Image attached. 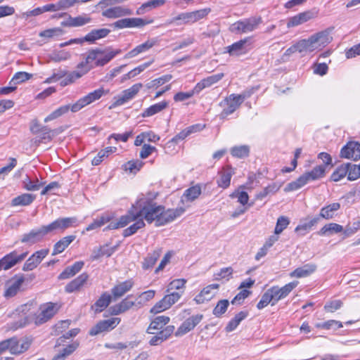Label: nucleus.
<instances>
[{
  "instance_id": "bf43d9fd",
  "label": "nucleus",
  "mask_w": 360,
  "mask_h": 360,
  "mask_svg": "<svg viewBox=\"0 0 360 360\" xmlns=\"http://www.w3.org/2000/svg\"><path fill=\"white\" fill-rule=\"evenodd\" d=\"M229 305V302L228 300H219L213 309V314L217 317L221 316L226 311Z\"/></svg>"
},
{
  "instance_id": "4d7b16f0",
  "label": "nucleus",
  "mask_w": 360,
  "mask_h": 360,
  "mask_svg": "<svg viewBox=\"0 0 360 360\" xmlns=\"http://www.w3.org/2000/svg\"><path fill=\"white\" fill-rule=\"evenodd\" d=\"M112 254V250L111 249L100 246L98 248H95L93 250L92 254L91 255V259L93 261L96 260L104 255L110 257Z\"/></svg>"
},
{
  "instance_id": "603ef678",
  "label": "nucleus",
  "mask_w": 360,
  "mask_h": 360,
  "mask_svg": "<svg viewBox=\"0 0 360 360\" xmlns=\"http://www.w3.org/2000/svg\"><path fill=\"white\" fill-rule=\"evenodd\" d=\"M298 50V53H303L312 52L315 51L310 37L308 39H301L295 43Z\"/></svg>"
},
{
  "instance_id": "6ab92c4d",
  "label": "nucleus",
  "mask_w": 360,
  "mask_h": 360,
  "mask_svg": "<svg viewBox=\"0 0 360 360\" xmlns=\"http://www.w3.org/2000/svg\"><path fill=\"white\" fill-rule=\"evenodd\" d=\"M202 314L193 315L186 319L175 332L176 336H181L192 330L202 319Z\"/></svg>"
},
{
  "instance_id": "c756f323",
  "label": "nucleus",
  "mask_w": 360,
  "mask_h": 360,
  "mask_svg": "<svg viewBox=\"0 0 360 360\" xmlns=\"http://www.w3.org/2000/svg\"><path fill=\"white\" fill-rule=\"evenodd\" d=\"M170 319L167 316H156L150 323L147 328L148 333H154V330H164L166 325L169 322Z\"/></svg>"
},
{
  "instance_id": "1a4fd4ad",
  "label": "nucleus",
  "mask_w": 360,
  "mask_h": 360,
  "mask_svg": "<svg viewBox=\"0 0 360 360\" xmlns=\"http://www.w3.org/2000/svg\"><path fill=\"white\" fill-rule=\"evenodd\" d=\"M132 295H128L126 298L123 299L120 302L110 307V313L112 315H119L123 314L134 307L141 308L142 307V302L138 301L136 302L131 300Z\"/></svg>"
},
{
  "instance_id": "72a5a7b5",
  "label": "nucleus",
  "mask_w": 360,
  "mask_h": 360,
  "mask_svg": "<svg viewBox=\"0 0 360 360\" xmlns=\"http://www.w3.org/2000/svg\"><path fill=\"white\" fill-rule=\"evenodd\" d=\"M74 235L67 236L58 240L53 246L52 255H56L63 252L70 244L75 239Z\"/></svg>"
},
{
  "instance_id": "ea45409f",
  "label": "nucleus",
  "mask_w": 360,
  "mask_h": 360,
  "mask_svg": "<svg viewBox=\"0 0 360 360\" xmlns=\"http://www.w3.org/2000/svg\"><path fill=\"white\" fill-rule=\"evenodd\" d=\"M9 345H8V350L13 354H19L28 349V345L27 343H20V342L15 338L8 339Z\"/></svg>"
},
{
  "instance_id": "f03ea898",
  "label": "nucleus",
  "mask_w": 360,
  "mask_h": 360,
  "mask_svg": "<svg viewBox=\"0 0 360 360\" xmlns=\"http://www.w3.org/2000/svg\"><path fill=\"white\" fill-rule=\"evenodd\" d=\"M59 306L57 303L47 302L40 305L37 312L31 311L19 321V327L30 324L40 326L51 319L58 312Z\"/></svg>"
},
{
  "instance_id": "f257e3e1",
  "label": "nucleus",
  "mask_w": 360,
  "mask_h": 360,
  "mask_svg": "<svg viewBox=\"0 0 360 360\" xmlns=\"http://www.w3.org/2000/svg\"><path fill=\"white\" fill-rule=\"evenodd\" d=\"M158 195V193L154 191L141 194L127 214L110 221L105 230L123 228L139 217L144 219L148 224L155 221L156 224L158 218L162 213L160 211L163 209L162 205L155 202Z\"/></svg>"
},
{
  "instance_id": "338daca9",
  "label": "nucleus",
  "mask_w": 360,
  "mask_h": 360,
  "mask_svg": "<svg viewBox=\"0 0 360 360\" xmlns=\"http://www.w3.org/2000/svg\"><path fill=\"white\" fill-rule=\"evenodd\" d=\"M151 64V62L143 63L132 70L129 71L127 74H125L123 76L122 80L131 79L137 75L140 74L141 72H143L146 68H148Z\"/></svg>"
},
{
  "instance_id": "b1692460",
  "label": "nucleus",
  "mask_w": 360,
  "mask_h": 360,
  "mask_svg": "<svg viewBox=\"0 0 360 360\" xmlns=\"http://www.w3.org/2000/svg\"><path fill=\"white\" fill-rule=\"evenodd\" d=\"M24 281L25 278L22 275L15 276L10 283L7 284V288L4 293V297L8 298L15 296Z\"/></svg>"
},
{
  "instance_id": "dca6fc26",
  "label": "nucleus",
  "mask_w": 360,
  "mask_h": 360,
  "mask_svg": "<svg viewBox=\"0 0 360 360\" xmlns=\"http://www.w3.org/2000/svg\"><path fill=\"white\" fill-rule=\"evenodd\" d=\"M49 234L46 226L31 230L29 233H25L21 242L29 245H33L43 240L46 235Z\"/></svg>"
},
{
  "instance_id": "c85d7f7f",
  "label": "nucleus",
  "mask_w": 360,
  "mask_h": 360,
  "mask_svg": "<svg viewBox=\"0 0 360 360\" xmlns=\"http://www.w3.org/2000/svg\"><path fill=\"white\" fill-rule=\"evenodd\" d=\"M224 77V73H219V74L209 76V77L202 79L200 82H199L195 86V91H198L200 93L205 88L209 87V86L217 83Z\"/></svg>"
},
{
  "instance_id": "4c0bfd02",
  "label": "nucleus",
  "mask_w": 360,
  "mask_h": 360,
  "mask_svg": "<svg viewBox=\"0 0 360 360\" xmlns=\"http://www.w3.org/2000/svg\"><path fill=\"white\" fill-rule=\"evenodd\" d=\"M112 297L108 292L103 293L91 307L96 313L103 311L110 303Z\"/></svg>"
},
{
  "instance_id": "13d9d810",
  "label": "nucleus",
  "mask_w": 360,
  "mask_h": 360,
  "mask_svg": "<svg viewBox=\"0 0 360 360\" xmlns=\"http://www.w3.org/2000/svg\"><path fill=\"white\" fill-rule=\"evenodd\" d=\"M91 70V68L89 66V65L86 63V62L84 60H82L77 65V70L75 71H72L73 76L77 79H79L82 76L86 75Z\"/></svg>"
},
{
  "instance_id": "cd10ccee",
  "label": "nucleus",
  "mask_w": 360,
  "mask_h": 360,
  "mask_svg": "<svg viewBox=\"0 0 360 360\" xmlns=\"http://www.w3.org/2000/svg\"><path fill=\"white\" fill-rule=\"evenodd\" d=\"M131 14V12L130 9L122 6L110 7L102 12V15L108 18H117Z\"/></svg>"
},
{
  "instance_id": "6e6d98bb",
  "label": "nucleus",
  "mask_w": 360,
  "mask_h": 360,
  "mask_svg": "<svg viewBox=\"0 0 360 360\" xmlns=\"http://www.w3.org/2000/svg\"><path fill=\"white\" fill-rule=\"evenodd\" d=\"M164 3L165 1H147L137 9L136 13L138 15H143L153 8L162 6Z\"/></svg>"
},
{
  "instance_id": "a878e982",
  "label": "nucleus",
  "mask_w": 360,
  "mask_h": 360,
  "mask_svg": "<svg viewBox=\"0 0 360 360\" xmlns=\"http://www.w3.org/2000/svg\"><path fill=\"white\" fill-rule=\"evenodd\" d=\"M88 278V274L86 273H82L65 285V292L72 293L75 291L79 290L86 283Z\"/></svg>"
},
{
  "instance_id": "9b49d317",
  "label": "nucleus",
  "mask_w": 360,
  "mask_h": 360,
  "mask_svg": "<svg viewBox=\"0 0 360 360\" xmlns=\"http://www.w3.org/2000/svg\"><path fill=\"white\" fill-rule=\"evenodd\" d=\"M27 255V252L18 254L16 250H14L9 254L6 255L0 259V271L8 270L15 264L23 261Z\"/></svg>"
},
{
  "instance_id": "a18cd8bd",
  "label": "nucleus",
  "mask_w": 360,
  "mask_h": 360,
  "mask_svg": "<svg viewBox=\"0 0 360 360\" xmlns=\"http://www.w3.org/2000/svg\"><path fill=\"white\" fill-rule=\"evenodd\" d=\"M135 222L128 228L124 229L122 236L124 238L129 237L136 233L139 229L145 226V222L141 217L134 221Z\"/></svg>"
},
{
  "instance_id": "0eeeda50",
  "label": "nucleus",
  "mask_w": 360,
  "mask_h": 360,
  "mask_svg": "<svg viewBox=\"0 0 360 360\" xmlns=\"http://www.w3.org/2000/svg\"><path fill=\"white\" fill-rule=\"evenodd\" d=\"M76 217L58 218L48 225H45L49 233L53 232H63L67 229L77 226Z\"/></svg>"
},
{
  "instance_id": "a19ab883",
  "label": "nucleus",
  "mask_w": 360,
  "mask_h": 360,
  "mask_svg": "<svg viewBox=\"0 0 360 360\" xmlns=\"http://www.w3.org/2000/svg\"><path fill=\"white\" fill-rule=\"evenodd\" d=\"M44 184V183L39 181L37 177L32 179L28 175L22 181L23 188L30 191H38Z\"/></svg>"
},
{
  "instance_id": "e433bc0d",
  "label": "nucleus",
  "mask_w": 360,
  "mask_h": 360,
  "mask_svg": "<svg viewBox=\"0 0 360 360\" xmlns=\"http://www.w3.org/2000/svg\"><path fill=\"white\" fill-rule=\"evenodd\" d=\"M313 17L314 14L311 12L307 11L301 13L290 18L287 25L288 27L297 26L307 22V20L311 19Z\"/></svg>"
},
{
  "instance_id": "49530a36",
  "label": "nucleus",
  "mask_w": 360,
  "mask_h": 360,
  "mask_svg": "<svg viewBox=\"0 0 360 360\" xmlns=\"http://www.w3.org/2000/svg\"><path fill=\"white\" fill-rule=\"evenodd\" d=\"M104 53V51L100 49H92L89 51L86 56H84V60L89 65L92 69L96 66V62H97L98 56H101Z\"/></svg>"
},
{
  "instance_id": "6e6552de",
  "label": "nucleus",
  "mask_w": 360,
  "mask_h": 360,
  "mask_svg": "<svg viewBox=\"0 0 360 360\" xmlns=\"http://www.w3.org/2000/svg\"><path fill=\"white\" fill-rule=\"evenodd\" d=\"M181 295L182 293L177 292L166 295L150 309V312L153 314H158L168 309L180 299Z\"/></svg>"
},
{
  "instance_id": "20e7f679",
  "label": "nucleus",
  "mask_w": 360,
  "mask_h": 360,
  "mask_svg": "<svg viewBox=\"0 0 360 360\" xmlns=\"http://www.w3.org/2000/svg\"><path fill=\"white\" fill-rule=\"evenodd\" d=\"M261 22V17H252L234 22L231 25L230 30L237 34L248 33L256 30Z\"/></svg>"
},
{
  "instance_id": "9d476101",
  "label": "nucleus",
  "mask_w": 360,
  "mask_h": 360,
  "mask_svg": "<svg viewBox=\"0 0 360 360\" xmlns=\"http://www.w3.org/2000/svg\"><path fill=\"white\" fill-rule=\"evenodd\" d=\"M120 318L117 317H112L109 319L100 321L90 329L89 334L91 336H94L103 332L112 330L120 323Z\"/></svg>"
},
{
  "instance_id": "5fc2aeb1",
  "label": "nucleus",
  "mask_w": 360,
  "mask_h": 360,
  "mask_svg": "<svg viewBox=\"0 0 360 360\" xmlns=\"http://www.w3.org/2000/svg\"><path fill=\"white\" fill-rule=\"evenodd\" d=\"M201 194V188L199 185L192 186L184 191L183 197L186 198L187 200L193 201L197 199Z\"/></svg>"
},
{
  "instance_id": "423d86ee",
  "label": "nucleus",
  "mask_w": 360,
  "mask_h": 360,
  "mask_svg": "<svg viewBox=\"0 0 360 360\" xmlns=\"http://www.w3.org/2000/svg\"><path fill=\"white\" fill-rule=\"evenodd\" d=\"M108 90L105 91L103 88H100L89 93L87 95L79 98L75 103L72 105L71 111L73 112L79 111L85 106L100 99L103 95L108 94Z\"/></svg>"
},
{
  "instance_id": "f8f14e48",
  "label": "nucleus",
  "mask_w": 360,
  "mask_h": 360,
  "mask_svg": "<svg viewBox=\"0 0 360 360\" xmlns=\"http://www.w3.org/2000/svg\"><path fill=\"white\" fill-rule=\"evenodd\" d=\"M242 103L236 96V94H232L229 96L220 103V105L223 106V110L220 113L221 119L226 118L229 115L233 113L238 109Z\"/></svg>"
},
{
  "instance_id": "09e8293b",
  "label": "nucleus",
  "mask_w": 360,
  "mask_h": 360,
  "mask_svg": "<svg viewBox=\"0 0 360 360\" xmlns=\"http://www.w3.org/2000/svg\"><path fill=\"white\" fill-rule=\"evenodd\" d=\"M231 177V169H224L220 172V177L217 181L218 186L224 189L227 188L230 186Z\"/></svg>"
},
{
  "instance_id": "680f3d73",
  "label": "nucleus",
  "mask_w": 360,
  "mask_h": 360,
  "mask_svg": "<svg viewBox=\"0 0 360 360\" xmlns=\"http://www.w3.org/2000/svg\"><path fill=\"white\" fill-rule=\"evenodd\" d=\"M290 224V220L288 217L285 216H281L278 218L276 227L274 229V233L276 235H279L283 232V231L287 228V226Z\"/></svg>"
},
{
  "instance_id": "f3484780",
  "label": "nucleus",
  "mask_w": 360,
  "mask_h": 360,
  "mask_svg": "<svg viewBox=\"0 0 360 360\" xmlns=\"http://www.w3.org/2000/svg\"><path fill=\"white\" fill-rule=\"evenodd\" d=\"M174 326L169 325L167 326L164 330H154V335L149 340V344L151 346H158L161 345L163 342L167 340L174 332Z\"/></svg>"
},
{
  "instance_id": "c03bdc74",
  "label": "nucleus",
  "mask_w": 360,
  "mask_h": 360,
  "mask_svg": "<svg viewBox=\"0 0 360 360\" xmlns=\"http://www.w3.org/2000/svg\"><path fill=\"white\" fill-rule=\"evenodd\" d=\"M36 195L31 193H23L12 200L13 206H26L30 205L35 199Z\"/></svg>"
},
{
  "instance_id": "aec40b11",
  "label": "nucleus",
  "mask_w": 360,
  "mask_h": 360,
  "mask_svg": "<svg viewBox=\"0 0 360 360\" xmlns=\"http://www.w3.org/2000/svg\"><path fill=\"white\" fill-rule=\"evenodd\" d=\"M340 157L354 160L360 159V143L355 141L348 142L341 149Z\"/></svg>"
},
{
  "instance_id": "2eb2a0df",
  "label": "nucleus",
  "mask_w": 360,
  "mask_h": 360,
  "mask_svg": "<svg viewBox=\"0 0 360 360\" xmlns=\"http://www.w3.org/2000/svg\"><path fill=\"white\" fill-rule=\"evenodd\" d=\"M160 212L162 213L158 218L156 226H163L174 221L185 212V209L183 207H178L174 210H165V207L163 206V209Z\"/></svg>"
},
{
  "instance_id": "37998d69",
  "label": "nucleus",
  "mask_w": 360,
  "mask_h": 360,
  "mask_svg": "<svg viewBox=\"0 0 360 360\" xmlns=\"http://www.w3.org/2000/svg\"><path fill=\"white\" fill-rule=\"evenodd\" d=\"M167 106H168V102L165 101L155 103L154 105H150L149 108H146L142 112L141 116L143 117L153 116V115L161 112L162 110H163L164 109L167 108Z\"/></svg>"
},
{
  "instance_id": "ddd939ff",
  "label": "nucleus",
  "mask_w": 360,
  "mask_h": 360,
  "mask_svg": "<svg viewBox=\"0 0 360 360\" xmlns=\"http://www.w3.org/2000/svg\"><path fill=\"white\" fill-rule=\"evenodd\" d=\"M297 285L298 281H292L282 288L273 286L268 289L270 294L272 295L273 303H271V305H274L278 301L287 297Z\"/></svg>"
},
{
  "instance_id": "4468645a",
  "label": "nucleus",
  "mask_w": 360,
  "mask_h": 360,
  "mask_svg": "<svg viewBox=\"0 0 360 360\" xmlns=\"http://www.w3.org/2000/svg\"><path fill=\"white\" fill-rule=\"evenodd\" d=\"M75 1H58L56 4H50L45 5L42 7H38L32 11H27L26 15L27 16L38 15L44 12H53L64 9L65 8L73 6Z\"/></svg>"
},
{
  "instance_id": "4be33fe9",
  "label": "nucleus",
  "mask_w": 360,
  "mask_h": 360,
  "mask_svg": "<svg viewBox=\"0 0 360 360\" xmlns=\"http://www.w3.org/2000/svg\"><path fill=\"white\" fill-rule=\"evenodd\" d=\"M134 282L132 279L119 283L111 289L113 300H117L129 292L134 286Z\"/></svg>"
},
{
  "instance_id": "a211bd4d",
  "label": "nucleus",
  "mask_w": 360,
  "mask_h": 360,
  "mask_svg": "<svg viewBox=\"0 0 360 360\" xmlns=\"http://www.w3.org/2000/svg\"><path fill=\"white\" fill-rule=\"evenodd\" d=\"M49 249H42L35 252L25 262L22 270L32 271L35 269L49 254Z\"/></svg>"
},
{
  "instance_id": "052dcab7",
  "label": "nucleus",
  "mask_w": 360,
  "mask_h": 360,
  "mask_svg": "<svg viewBox=\"0 0 360 360\" xmlns=\"http://www.w3.org/2000/svg\"><path fill=\"white\" fill-rule=\"evenodd\" d=\"M172 78V75H165L159 78L155 79L146 84L148 89L158 88V86L170 81Z\"/></svg>"
},
{
  "instance_id": "de8ad7c7",
  "label": "nucleus",
  "mask_w": 360,
  "mask_h": 360,
  "mask_svg": "<svg viewBox=\"0 0 360 360\" xmlns=\"http://www.w3.org/2000/svg\"><path fill=\"white\" fill-rule=\"evenodd\" d=\"M349 166V163L342 164L338 166L331 174L330 179L336 182L345 178L347 175Z\"/></svg>"
},
{
  "instance_id": "7c9ffc66",
  "label": "nucleus",
  "mask_w": 360,
  "mask_h": 360,
  "mask_svg": "<svg viewBox=\"0 0 360 360\" xmlns=\"http://www.w3.org/2000/svg\"><path fill=\"white\" fill-rule=\"evenodd\" d=\"M316 265L314 264L309 263L304 264L301 267L295 269L290 274L292 278H304L307 277L313 274L316 270Z\"/></svg>"
},
{
  "instance_id": "864d4df0",
  "label": "nucleus",
  "mask_w": 360,
  "mask_h": 360,
  "mask_svg": "<svg viewBox=\"0 0 360 360\" xmlns=\"http://www.w3.org/2000/svg\"><path fill=\"white\" fill-rule=\"evenodd\" d=\"M250 147L246 145L234 146L231 149V154L238 158H244L249 155Z\"/></svg>"
},
{
  "instance_id": "58836bf2",
  "label": "nucleus",
  "mask_w": 360,
  "mask_h": 360,
  "mask_svg": "<svg viewBox=\"0 0 360 360\" xmlns=\"http://www.w3.org/2000/svg\"><path fill=\"white\" fill-rule=\"evenodd\" d=\"M161 252V250L158 249L154 250L153 252L148 254L142 262V268L144 270L153 268L158 259L160 258Z\"/></svg>"
},
{
  "instance_id": "c9c22d12",
  "label": "nucleus",
  "mask_w": 360,
  "mask_h": 360,
  "mask_svg": "<svg viewBox=\"0 0 360 360\" xmlns=\"http://www.w3.org/2000/svg\"><path fill=\"white\" fill-rule=\"evenodd\" d=\"M91 21L88 15H79L75 18L69 17L68 19L62 22V25L68 27H79L84 25Z\"/></svg>"
},
{
  "instance_id": "e2e57ef3",
  "label": "nucleus",
  "mask_w": 360,
  "mask_h": 360,
  "mask_svg": "<svg viewBox=\"0 0 360 360\" xmlns=\"http://www.w3.org/2000/svg\"><path fill=\"white\" fill-rule=\"evenodd\" d=\"M32 77V75L26 72H18L13 77L10 84H18L26 82Z\"/></svg>"
},
{
  "instance_id": "3c124183",
  "label": "nucleus",
  "mask_w": 360,
  "mask_h": 360,
  "mask_svg": "<svg viewBox=\"0 0 360 360\" xmlns=\"http://www.w3.org/2000/svg\"><path fill=\"white\" fill-rule=\"evenodd\" d=\"M343 230L342 226L335 224V223H330L326 224L323 226L321 230L319 231V235H326L328 233H338L342 232Z\"/></svg>"
},
{
  "instance_id": "79ce46f5",
  "label": "nucleus",
  "mask_w": 360,
  "mask_h": 360,
  "mask_svg": "<svg viewBox=\"0 0 360 360\" xmlns=\"http://www.w3.org/2000/svg\"><path fill=\"white\" fill-rule=\"evenodd\" d=\"M340 208L339 202H333L327 206L322 207L320 210L319 216L326 219H330L333 218L335 212Z\"/></svg>"
},
{
  "instance_id": "2f4dec72",
  "label": "nucleus",
  "mask_w": 360,
  "mask_h": 360,
  "mask_svg": "<svg viewBox=\"0 0 360 360\" xmlns=\"http://www.w3.org/2000/svg\"><path fill=\"white\" fill-rule=\"evenodd\" d=\"M84 262L79 261L66 267L58 276V279H68L77 274L84 266Z\"/></svg>"
},
{
  "instance_id": "473e14b6",
  "label": "nucleus",
  "mask_w": 360,
  "mask_h": 360,
  "mask_svg": "<svg viewBox=\"0 0 360 360\" xmlns=\"http://www.w3.org/2000/svg\"><path fill=\"white\" fill-rule=\"evenodd\" d=\"M156 43L154 39L148 40L146 42L137 46L134 49L128 52L125 56L124 58H131L136 56L138 54L145 52L152 48Z\"/></svg>"
},
{
  "instance_id": "8fccbe9b",
  "label": "nucleus",
  "mask_w": 360,
  "mask_h": 360,
  "mask_svg": "<svg viewBox=\"0 0 360 360\" xmlns=\"http://www.w3.org/2000/svg\"><path fill=\"white\" fill-rule=\"evenodd\" d=\"M121 52L120 49L116 51H112L105 52L101 56H98L97 62H96V66H103L110 62L116 55Z\"/></svg>"
},
{
  "instance_id": "774afa93",
  "label": "nucleus",
  "mask_w": 360,
  "mask_h": 360,
  "mask_svg": "<svg viewBox=\"0 0 360 360\" xmlns=\"http://www.w3.org/2000/svg\"><path fill=\"white\" fill-rule=\"evenodd\" d=\"M347 179L349 181L356 180L360 177V168L356 165L349 163L348 167Z\"/></svg>"
},
{
  "instance_id": "bb28decb",
  "label": "nucleus",
  "mask_w": 360,
  "mask_h": 360,
  "mask_svg": "<svg viewBox=\"0 0 360 360\" xmlns=\"http://www.w3.org/2000/svg\"><path fill=\"white\" fill-rule=\"evenodd\" d=\"M227 52L232 56H239L245 54L248 51L247 39H242L227 46Z\"/></svg>"
},
{
  "instance_id": "39448f33",
  "label": "nucleus",
  "mask_w": 360,
  "mask_h": 360,
  "mask_svg": "<svg viewBox=\"0 0 360 360\" xmlns=\"http://www.w3.org/2000/svg\"><path fill=\"white\" fill-rule=\"evenodd\" d=\"M210 12V8H204L192 12L182 13L173 18L169 23L176 22L177 25L193 23L205 17Z\"/></svg>"
},
{
  "instance_id": "f704fd0d",
  "label": "nucleus",
  "mask_w": 360,
  "mask_h": 360,
  "mask_svg": "<svg viewBox=\"0 0 360 360\" xmlns=\"http://www.w3.org/2000/svg\"><path fill=\"white\" fill-rule=\"evenodd\" d=\"M110 32V30L107 28L92 30L89 33H88L84 37V39L87 42L94 43L95 41L98 39H101L105 37L109 34Z\"/></svg>"
},
{
  "instance_id": "393cba45",
  "label": "nucleus",
  "mask_w": 360,
  "mask_h": 360,
  "mask_svg": "<svg viewBox=\"0 0 360 360\" xmlns=\"http://www.w3.org/2000/svg\"><path fill=\"white\" fill-rule=\"evenodd\" d=\"M142 87V84L141 83L136 84L131 86L129 89L124 90L122 92L121 96L118 97V98L115 102V105H121L124 103L127 102L129 100L131 99L134 97L135 95L139 91L141 88Z\"/></svg>"
},
{
  "instance_id": "412c9836",
  "label": "nucleus",
  "mask_w": 360,
  "mask_h": 360,
  "mask_svg": "<svg viewBox=\"0 0 360 360\" xmlns=\"http://www.w3.org/2000/svg\"><path fill=\"white\" fill-rule=\"evenodd\" d=\"M310 39L314 49L317 50L328 44L332 40V37L328 31L323 30L311 35Z\"/></svg>"
},
{
  "instance_id": "7ed1b4c3",
  "label": "nucleus",
  "mask_w": 360,
  "mask_h": 360,
  "mask_svg": "<svg viewBox=\"0 0 360 360\" xmlns=\"http://www.w3.org/2000/svg\"><path fill=\"white\" fill-rule=\"evenodd\" d=\"M326 172V167L319 165L312 170L304 173L295 181L288 183L284 188L285 192L296 191L306 185L308 182L322 178Z\"/></svg>"
},
{
  "instance_id": "5701e85b",
  "label": "nucleus",
  "mask_w": 360,
  "mask_h": 360,
  "mask_svg": "<svg viewBox=\"0 0 360 360\" xmlns=\"http://www.w3.org/2000/svg\"><path fill=\"white\" fill-rule=\"evenodd\" d=\"M149 22L142 18H134L121 19L114 22L113 25L117 28L122 29L126 27H141Z\"/></svg>"
},
{
  "instance_id": "0e129e2a",
  "label": "nucleus",
  "mask_w": 360,
  "mask_h": 360,
  "mask_svg": "<svg viewBox=\"0 0 360 360\" xmlns=\"http://www.w3.org/2000/svg\"><path fill=\"white\" fill-rule=\"evenodd\" d=\"M143 165V162L140 160H131L124 165V169L125 171H128L130 173H136L139 171Z\"/></svg>"
},
{
  "instance_id": "69168bd1",
  "label": "nucleus",
  "mask_w": 360,
  "mask_h": 360,
  "mask_svg": "<svg viewBox=\"0 0 360 360\" xmlns=\"http://www.w3.org/2000/svg\"><path fill=\"white\" fill-rule=\"evenodd\" d=\"M189 134L186 129H184L181 131H180L179 134H177L174 137H173L170 141H169L167 144L166 147L167 148L174 147L176 144H177L180 141L184 140L187 136H188Z\"/></svg>"
}]
</instances>
